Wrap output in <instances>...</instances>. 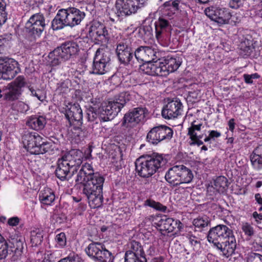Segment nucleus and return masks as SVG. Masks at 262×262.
Returning a JSON list of instances; mask_svg holds the SVG:
<instances>
[{"instance_id":"obj_41","label":"nucleus","mask_w":262,"mask_h":262,"mask_svg":"<svg viewBox=\"0 0 262 262\" xmlns=\"http://www.w3.org/2000/svg\"><path fill=\"white\" fill-rule=\"evenodd\" d=\"M145 204L157 210L163 212H165L167 209V207L163 205L160 203L150 199L147 200L145 202Z\"/></svg>"},{"instance_id":"obj_13","label":"nucleus","mask_w":262,"mask_h":262,"mask_svg":"<svg viewBox=\"0 0 262 262\" xmlns=\"http://www.w3.org/2000/svg\"><path fill=\"white\" fill-rule=\"evenodd\" d=\"M173 130L170 127L165 125H159L154 127L147 133V141L154 145H157L162 141L167 142L172 137Z\"/></svg>"},{"instance_id":"obj_4","label":"nucleus","mask_w":262,"mask_h":262,"mask_svg":"<svg viewBox=\"0 0 262 262\" xmlns=\"http://www.w3.org/2000/svg\"><path fill=\"white\" fill-rule=\"evenodd\" d=\"M182 61L179 58L167 56L155 61L154 63L143 65L142 70L149 75L166 76L170 73L177 71Z\"/></svg>"},{"instance_id":"obj_11","label":"nucleus","mask_w":262,"mask_h":262,"mask_svg":"<svg viewBox=\"0 0 262 262\" xmlns=\"http://www.w3.org/2000/svg\"><path fill=\"white\" fill-rule=\"evenodd\" d=\"M26 82L23 76H18L14 80L3 88L4 99L9 102L18 100L21 95L22 88Z\"/></svg>"},{"instance_id":"obj_10","label":"nucleus","mask_w":262,"mask_h":262,"mask_svg":"<svg viewBox=\"0 0 262 262\" xmlns=\"http://www.w3.org/2000/svg\"><path fill=\"white\" fill-rule=\"evenodd\" d=\"M24 249V241L22 237L17 236L12 238L9 241V244L1 235H0V260L5 259L11 251L14 253L15 259L20 257Z\"/></svg>"},{"instance_id":"obj_5","label":"nucleus","mask_w":262,"mask_h":262,"mask_svg":"<svg viewBox=\"0 0 262 262\" xmlns=\"http://www.w3.org/2000/svg\"><path fill=\"white\" fill-rule=\"evenodd\" d=\"M165 164V160L161 155L154 154L146 159H138L135 162L136 170L139 176L148 178Z\"/></svg>"},{"instance_id":"obj_43","label":"nucleus","mask_w":262,"mask_h":262,"mask_svg":"<svg viewBox=\"0 0 262 262\" xmlns=\"http://www.w3.org/2000/svg\"><path fill=\"white\" fill-rule=\"evenodd\" d=\"M242 230L246 235L250 237L253 236L254 234V230L253 227L247 222L242 223Z\"/></svg>"},{"instance_id":"obj_29","label":"nucleus","mask_w":262,"mask_h":262,"mask_svg":"<svg viewBox=\"0 0 262 262\" xmlns=\"http://www.w3.org/2000/svg\"><path fill=\"white\" fill-rule=\"evenodd\" d=\"M102 114L104 116H112L114 117L116 116L121 111V108L117 105L114 101H109L107 103L102 105L101 107Z\"/></svg>"},{"instance_id":"obj_3","label":"nucleus","mask_w":262,"mask_h":262,"mask_svg":"<svg viewBox=\"0 0 262 262\" xmlns=\"http://www.w3.org/2000/svg\"><path fill=\"white\" fill-rule=\"evenodd\" d=\"M84 157V154L79 149H72L63 155L57 161V167L55 170L56 177L61 181L74 174L80 168Z\"/></svg>"},{"instance_id":"obj_49","label":"nucleus","mask_w":262,"mask_h":262,"mask_svg":"<svg viewBox=\"0 0 262 262\" xmlns=\"http://www.w3.org/2000/svg\"><path fill=\"white\" fill-rule=\"evenodd\" d=\"M247 262H262V255L258 253H251L248 256Z\"/></svg>"},{"instance_id":"obj_28","label":"nucleus","mask_w":262,"mask_h":262,"mask_svg":"<svg viewBox=\"0 0 262 262\" xmlns=\"http://www.w3.org/2000/svg\"><path fill=\"white\" fill-rule=\"evenodd\" d=\"M205 13L206 16H232L229 10L225 8L210 7L206 8Z\"/></svg>"},{"instance_id":"obj_61","label":"nucleus","mask_w":262,"mask_h":262,"mask_svg":"<svg viewBox=\"0 0 262 262\" xmlns=\"http://www.w3.org/2000/svg\"><path fill=\"white\" fill-rule=\"evenodd\" d=\"M255 199L259 204L262 205V198L259 193L255 194Z\"/></svg>"},{"instance_id":"obj_14","label":"nucleus","mask_w":262,"mask_h":262,"mask_svg":"<svg viewBox=\"0 0 262 262\" xmlns=\"http://www.w3.org/2000/svg\"><path fill=\"white\" fill-rule=\"evenodd\" d=\"M148 114V111L145 107L134 108L124 115L122 124L126 127L134 126L143 121Z\"/></svg>"},{"instance_id":"obj_25","label":"nucleus","mask_w":262,"mask_h":262,"mask_svg":"<svg viewBox=\"0 0 262 262\" xmlns=\"http://www.w3.org/2000/svg\"><path fill=\"white\" fill-rule=\"evenodd\" d=\"M250 160L254 169L257 171L262 169V144L254 148L250 156Z\"/></svg>"},{"instance_id":"obj_9","label":"nucleus","mask_w":262,"mask_h":262,"mask_svg":"<svg viewBox=\"0 0 262 262\" xmlns=\"http://www.w3.org/2000/svg\"><path fill=\"white\" fill-rule=\"evenodd\" d=\"M86 254L95 262H114L115 257L102 243L93 242L85 249Z\"/></svg>"},{"instance_id":"obj_19","label":"nucleus","mask_w":262,"mask_h":262,"mask_svg":"<svg viewBox=\"0 0 262 262\" xmlns=\"http://www.w3.org/2000/svg\"><path fill=\"white\" fill-rule=\"evenodd\" d=\"M88 35L89 37L96 41L103 42L107 35V31L102 24L94 20L90 24Z\"/></svg>"},{"instance_id":"obj_20","label":"nucleus","mask_w":262,"mask_h":262,"mask_svg":"<svg viewBox=\"0 0 262 262\" xmlns=\"http://www.w3.org/2000/svg\"><path fill=\"white\" fill-rule=\"evenodd\" d=\"M180 1L176 0L166 2L160 7L156 11L155 15L159 16H171L173 15L177 16L179 12V4Z\"/></svg>"},{"instance_id":"obj_50","label":"nucleus","mask_w":262,"mask_h":262,"mask_svg":"<svg viewBox=\"0 0 262 262\" xmlns=\"http://www.w3.org/2000/svg\"><path fill=\"white\" fill-rule=\"evenodd\" d=\"M156 26L159 27L163 30L166 29L169 25L167 20L162 17H159V21L156 23Z\"/></svg>"},{"instance_id":"obj_17","label":"nucleus","mask_w":262,"mask_h":262,"mask_svg":"<svg viewBox=\"0 0 262 262\" xmlns=\"http://www.w3.org/2000/svg\"><path fill=\"white\" fill-rule=\"evenodd\" d=\"M157 54L159 53L149 47L141 46L136 50L134 55L139 62H145L142 68L145 64L154 63V61L158 57Z\"/></svg>"},{"instance_id":"obj_57","label":"nucleus","mask_w":262,"mask_h":262,"mask_svg":"<svg viewBox=\"0 0 262 262\" xmlns=\"http://www.w3.org/2000/svg\"><path fill=\"white\" fill-rule=\"evenodd\" d=\"M235 124V120L233 118L230 119L228 122L229 129L232 132H233L234 131Z\"/></svg>"},{"instance_id":"obj_26","label":"nucleus","mask_w":262,"mask_h":262,"mask_svg":"<svg viewBox=\"0 0 262 262\" xmlns=\"http://www.w3.org/2000/svg\"><path fill=\"white\" fill-rule=\"evenodd\" d=\"M46 124V118L43 116L34 115L30 117L26 122L27 125L35 130L42 129Z\"/></svg>"},{"instance_id":"obj_51","label":"nucleus","mask_w":262,"mask_h":262,"mask_svg":"<svg viewBox=\"0 0 262 262\" xmlns=\"http://www.w3.org/2000/svg\"><path fill=\"white\" fill-rule=\"evenodd\" d=\"M11 38L10 35L5 34L0 36V52L3 49V47L8 45V41Z\"/></svg>"},{"instance_id":"obj_52","label":"nucleus","mask_w":262,"mask_h":262,"mask_svg":"<svg viewBox=\"0 0 262 262\" xmlns=\"http://www.w3.org/2000/svg\"><path fill=\"white\" fill-rule=\"evenodd\" d=\"M20 219L17 216L9 218L7 221V224L11 227L16 226L20 222Z\"/></svg>"},{"instance_id":"obj_39","label":"nucleus","mask_w":262,"mask_h":262,"mask_svg":"<svg viewBox=\"0 0 262 262\" xmlns=\"http://www.w3.org/2000/svg\"><path fill=\"white\" fill-rule=\"evenodd\" d=\"M55 247L57 248H63L67 245V237L64 232L56 234L55 237Z\"/></svg>"},{"instance_id":"obj_2","label":"nucleus","mask_w":262,"mask_h":262,"mask_svg":"<svg viewBox=\"0 0 262 262\" xmlns=\"http://www.w3.org/2000/svg\"><path fill=\"white\" fill-rule=\"evenodd\" d=\"M207 239L220 251V255L229 258L235 253L237 243L233 231L224 225H218L210 229Z\"/></svg>"},{"instance_id":"obj_34","label":"nucleus","mask_w":262,"mask_h":262,"mask_svg":"<svg viewBox=\"0 0 262 262\" xmlns=\"http://www.w3.org/2000/svg\"><path fill=\"white\" fill-rule=\"evenodd\" d=\"M124 258V262H146L145 254L137 255L135 253L126 252Z\"/></svg>"},{"instance_id":"obj_7","label":"nucleus","mask_w":262,"mask_h":262,"mask_svg":"<svg viewBox=\"0 0 262 262\" xmlns=\"http://www.w3.org/2000/svg\"><path fill=\"white\" fill-rule=\"evenodd\" d=\"M79 50L77 43L76 41H68L62 44L49 54V58L52 66L59 64L61 60H67L77 54Z\"/></svg>"},{"instance_id":"obj_60","label":"nucleus","mask_w":262,"mask_h":262,"mask_svg":"<svg viewBox=\"0 0 262 262\" xmlns=\"http://www.w3.org/2000/svg\"><path fill=\"white\" fill-rule=\"evenodd\" d=\"M58 89L61 92L63 93H66L69 90V88L67 86H64V83H62Z\"/></svg>"},{"instance_id":"obj_62","label":"nucleus","mask_w":262,"mask_h":262,"mask_svg":"<svg viewBox=\"0 0 262 262\" xmlns=\"http://www.w3.org/2000/svg\"><path fill=\"white\" fill-rule=\"evenodd\" d=\"M63 27L70 26L71 20L70 17H63Z\"/></svg>"},{"instance_id":"obj_18","label":"nucleus","mask_w":262,"mask_h":262,"mask_svg":"<svg viewBox=\"0 0 262 262\" xmlns=\"http://www.w3.org/2000/svg\"><path fill=\"white\" fill-rule=\"evenodd\" d=\"M183 105L180 100H172L168 102L162 110V116L165 119H173L182 115Z\"/></svg>"},{"instance_id":"obj_63","label":"nucleus","mask_w":262,"mask_h":262,"mask_svg":"<svg viewBox=\"0 0 262 262\" xmlns=\"http://www.w3.org/2000/svg\"><path fill=\"white\" fill-rule=\"evenodd\" d=\"M49 11V15L52 14V12L54 11L55 7L52 6L48 5L46 8Z\"/></svg>"},{"instance_id":"obj_36","label":"nucleus","mask_w":262,"mask_h":262,"mask_svg":"<svg viewBox=\"0 0 262 262\" xmlns=\"http://www.w3.org/2000/svg\"><path fill=\"white\" fill-rule=\"evenodd\" d=\"M108 65L103 63V62H99L96 60L93 61V73L102 75L104 74L107 71V66Z\"/></svg>"},{"instance_id":"obj_16","label":"nucleus","mask_w":262,"mask_h":262,"mask_svg":"<svg viewBox=\"0 0 262 262\" xmlns=\"http://www.w3.org/2000/svg\"><path fill=\"white\" fill-rule=\"evenodd\" d=\"M129 44L130 40L128 39L120 41L117 46L116 53L120 62L124 64L132 65L134 63V61H132L133 55L131 52Z\"/></svg>"},{"instance_id":"obj_64","label":"nucleus","mask_w":262,"mask_h":262,"mask_svg":"<svg viewBox=\"0 0 262 262\" xmlns=\"http://www.w3.org/2000/svg\"><path fill=\"white\" fill-rule=\"evenodd\" d=\"M164 258L162 257L156 258L153 260V262H163Z\"/></svg>"},{"instance_id":"obj_21","label":"nucleus","mask_w":262,"mask_h":262,"mask_svg":"<svg viewBox=\"0 0 262 262\" xmlns=\"http://www.w3.org/2000/svg\"><path fill=\"white\" fill-rule=\"evenodd\" d=\"M157 226L161 231L167 233L173 232L177 228L179 230L182 228V224L179 220H174L172 218L164 216L158 221Z\"/></svg>"},{"instance_id":"obj_47","label":"nucleus","mask_w":262,"mask_h":262,"mask_svg":"<svg viewBox=\"0 0 262 262\" xmlns=\"http://www.w3.org/2000/svg\"><path fill=\"white\" fill-rule=\"evenodd\" d=\"M260 77L259 75L257 73H254L252 74H245L243 75V78L245 82L247 84L253 83L254 79H258Z\"/></svg>"},{"instance_id":"obj_42","label":"nucleus","mask_w":262,"mask_h":262,"mask_svg":"<svg viewBox=\"0 0 262 262\" xmlns=\"http://www.w3.org/2000/svg\"><path fill=\"white\" fill-rule=\"evenodd\" d=\"M12 108L20 113H24L29 110V106L23 101H18L13 104Z\"/></svg>"},{"instance_id":"obj_46","label":"nucleus","mask_w":262,"mask_h":262,"mask_svg":"<svg viewBox=\"0 0 262 262\" xmlns=\"http://www.w3.org/2000/svg\"><path fill=\"white\" fill-rule=\"evenodd\" d=\"M43 236L40 233L33 231L31 233V241L35 245H39L42 242Z\"/></svg>"},{"instance_id":"obj_30","label":"nucleus","mask_w":262,"mask_h":262,"mask_svg":"<svg viewBox=\"0 0 262 262\" xmlns=\"http://www.w3.org/2000/svg\"><path fill=\"white\" fill-rule=\"evenodd\" d=\"M110 52L103 48H99L96 52L94 60L108 65L110 61Z\"/></svg>"},{"instance_id":"obj_56","label":"nucleus","mask_w":262,"mask_h":262,"mask_svg":"<svg viewBox=\"0 0 262 262\" xmlns=\"http://www.w3.org/2000/svg\"><path fill=\"white\" fill-rule=\"evenodd\" d=\"M42 2L43 0H25V3L30 6L38 5Z\"/></svg>"},{"instance_id":"obj_31","label":"nucleus","mask_w":262,"mask_h":262,"mask_svg":"<svg viewBox=\"0 0 262 262\" xmlns=\"http://www.w3.org/2000/svg\"><path fill=\"white\" fill-rule=\"evenodd\" d=\"M73 16H84L85 13L81 12L79 9L70 7L68 9H60L58 10L56 16H69L70 15Z\"/></svg>"},{"instance_id":"obj_22","label":"nucleus","mask_w":262,"mask_h":262,"mask_svg":"<svg viewBox=\"0 0 262 262\" xmlns=\"http://www.w3.org/2000/svg\"><path fill=\"white\" fill-rule=\"evenodd\" d=\"M3 64L4 78L5 79H13L20 72L18 62L13 59H8Z\"/></svg>"},{"instance_id":"obj_54","label":"nucleus","mask_w":262,"mask_h":262,"mask_svg":"<svg viewBox=\"0 0 262 262\" xmlns=\"http://www.w3.org/2000/svg\"><path fill=\"white\" fill-rule=\"evenodd\" d=\"M71 20L70 27H74L79 24L81 21V17H70Z\"/></svg>"},{"instance_id":"obj_8","label":"nucleus","mask_w":262,"mask_h":262,"mask_svg":"<svg viewBox=\"0 0 262 262\" xmlns=\"http://www.w3.org/2000/svg\"><path fill=\"white\" fill-rule=\"evenodd\" d=\"M193 176L191 170L183 165H175L166 172V181L173 186L190 183Z\"/></svg>"},{"instance_id":"obj_24","label":"nucleus","mask_w":262,"mask_h":262,"mask_svg":"<svg viewBox=\"0 0 262 262\" xmlns=\"http://www.w3.org/2000/svg\"><path fill=\"white\" fill-rule=\"evenodd\" d=\"M43 17H30L26 24L27 28L30 29L35 37H39L45 26Z\"/></svg>"},{"instance_id":"obj_53","label":"nucleus","mask_w":262,"mask_h":262,"mask_svg":"<svg viewBox=\"0 0 262 262\" xmlns=\"http://www.w3.org/2000/svg\"><path fill=\"white\" fill-rule=\"evenodd\" d=\"M208 133L210 137L213 141H214L215 138H218L221 136V133L217 130H209Z\"/></svg>"},{"instance_id":"obj_55","label":"nucleus","mask_w":262,"mask_h":262,"mask_svg":"<svg viewBox=\"0 0 262 262\" xmlns=\"http://www.w3.org/2000/svg\"><path fill=\"white\" fill-rule=\"evenodd\" d=\"M253 217L255 219L257 224L261 223L262 220V214L258 213L256 211L253 213Z\"/></svg>"},{"instance_id":"obj_40","label":"nucleus","mask_w":262,"mask_h":262,"mask_svg":"<svg viewBox=\"0 0 262 262\" xmlns=\"http://www.w3.org/2000/svg\"><path fill=\"white\" fill-rule=\"evenodd\" d=\"M189 240V243L194 251H198L201 248V241L200 239L192 235L189 234L187 236Z\"/></svg>"},{"instance_id":"obj_59","label":"nucleus","mask_w":262,"mask_h":262,"mask_svg":"<svg viewBox=\"0 0 262 262\" xmlns=\"http://www.w3.org/2000/svg\"><path fill=\"white\" fill-rule=\"evenodd\" d=\"M31 93L33 96L37 97V98L41 101H42L45 98L43 95L39 94L35 90L31 91Z\"/></svg>"},{"instance_id":"obj_45","label":"nucleus","mask_w":262,"mask_h":262,"mask_svg":"<svg viewBox=\"0 0 262 262\" xmlns=\"http://www.w3.org/2000/svg\"><path fill=\"white\" fill-rule=\"evenodd\" d=\"M52 27L54 30H57L63 28V20L61 17H54L52 21Z\"/></svg>"},{"instance_id":"obj_38","label":"nucleus","mask_w":262,"mask_h":262,"mask_svg":"<svg viewBox=\"0 0 262 262\" xmlns=\"http://www.w3.org/2000/svg\"><path fill=\"white\" fill-rule=\"evenodd\" d=\"M130 250L126 252H130L135 253L136 255L144 254V252L143 248L138 242L133 241L130 243Z\"/></svg>"},{"instance_id":"obj_48","label":"nucleus","mask_w":262,"mask_h":262,"mask_svg":"<svg viewBox=\"0 0 262 262\" xmlns=\"http://www.w3.org/2000/svg\"><path fill=\"white\" fill-rule=\"evenodd\" d=\"M58 262H81V259L78 255L73 254L61 259Z\"/></svg>"},{"instance_id":"obj_37","label":"nucleus","mask_w":262,"mask_h":262,"mask_svg":"<svg viewBox=\"0 0 262 262\" xmlns=\"http://www.w3.org/2000/svg\"><path fill=\"white\" fill-rule=\"evenodd\" d=\"M210 223V220L207 216H199L193 221V225L195 228L201 229L207 227Z\"/></svg>"},{"instance_id":"obj_27","label":"nucleus","mask_w":262,"mask_h":262,"mask_svg":"<svg viewBox=\"0 0 262 262\" xmlns=\"http://www.w3.org/2000/svg\"><path fill=\"white\" fill-rule=\"evenodd\" d=\"M39 200L40 202L46 205L51 206L55 200L54 191L50 188H45L39 193Z\"/></svg>"},{"instance_id":"obj_44","label":"nucleus","mask_w":262,"mask_h":262,"mask_svg":"<svg viewBox=\"0 0 262 262\" xmlns=\"http://www.w3.org/2000/svg\"><path fill=\"white\" fill-rule=\"evenodd\" d=\"M211 25L221 26L223 25L228 24L229 19L227 17L224 19L223 17H209Z\"/></svg>"},{"instance_id":"obj_33","label":"nucleus","mask_w":262,"mask_h":262,"mask_svg":"<svg viewBox=\"0 0 262 262\" xmlns=\"http://www.w3.org/2000/svg\"><path fill=\"white\" fill-rule=\"evenodd\" d=\"M102 113L101 107L98 108L97 110L96 106L91 107L87 113L88 120L89 121H94L98 117L105 118V117H103L104 115L102 114Z\"/></svg>"},{"instance_id":"obj_6","label":"nucleus","mask_w":262,"mask_h":262,"mask_svg":"<svg viewBox=\"0 0 262 262\" xmlns=\"http://www.w3.org/2000/svg\"><path fill=\"white\" fill-rule=\"evenodd\" d=\"M22 139L25 148L31 154H43L49 152L52 146L51 143L43 142L42 138L35 132H26Z\"/></svg>"},{"instance_id":"obj_1","label":"nucleus","mask_w":262,"mask_h":262,"mask_svg":"<svg viewBox=\"0 0 262 262\" xmlns=\"http://www.w3.org/2000/svg\"><path fill=\"white\" fill-rule=\"evenodd\" d=\"M75 182L82 184V193L87 198L92 208L101 207L103 198L102 189L104 178L99 173L94 172L91 164L85 163L80 167Z\"/></svg>"},{"instance_id":"obj_35","label":"nucleus","mask_w":262,"mask_h":262,"mask_svg":"<svg viewBox=\"0 0 262 262\" xmlns=\"http://www.w3.org/2000/svg\"><path fill=\"white\" fill-rule=\"evenodd\" d=\"M130 98V96L127 92H122L117 96L113 101L117 105L122 108Z\"/></svg>"},{"instance_id":"obj_15","label":"nucleus","mask_w":262,"mask_h":262,"mask_svg":"<svg viewBox=\"0 0 262 262\" xmlns=\"http://www.w3.org/2000/svg\"><path fill=\"white\" fill-rule=\"evenodd\" d=\"M64 114L70 124L80 125L82 120V111L80 105L77 103H68L60 111Z\"/></svg>"},{"instance_id":"obj_12","label":"nucleus","mask_w":262,"mask_h":262,"mask_svg":"<svg viewBox=\"0 0 262 262\" xmlns=\"http://www.w3.org/2000/svg\"><path fill=\"white\" fill-rule=\"evenodd\" d=\"M148 0H116L115 11L117 16L135 14Z\"/></svg>"},{"instance_id":"obj_23","label":"nucleus","mask_w":262,"mask_h":262,"mask_svg":"<svg viewBox=\"0 0 262 262\" xmlns=\"http://www.w3.org/2000/svg\"><path fill=\"white\" fill-rule=\"evenodd\" d=\"M196 121L191 122L190 126L188 128L187 135L192 141L190 145H197L200 146L203 144L204 142L201 139L203 138V134H199L201 129L202 123L195 124Z\"/></svg>"},{"instance_id":"obj_32","label":"nucleus","mask_w":262,"mask_h":262,"mask_svg":"<svg viewBox=\"0 0 262 262\" xmlns=\"http://www.w3.org/2000/svg\"><path fill=\"white\" fill-rule=\"evenodd\" d=\"M228 187V181L224 176L216 178L214 181L213 188L219 193L224 192Z\"/></svg>"},{"instance_id":"obj_58","label":"nucleus","mask_w":262,"mask_h":262,"mask_svg":"<svg viewBox=\"0 0 262 262\" xmlns=\"http://www.w3.org/2000/svg\"><path fill=\"white\" fill-rule=\"evenodd\" d=\"M240 0H230L229 5L230 7L236 9L239 6V3Z\"/></svg>"}]
</instances>
